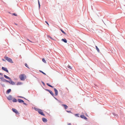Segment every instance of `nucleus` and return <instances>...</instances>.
Masks as SVG:
<instances>
[{
    "label": "nucleus",
    "instance_id": "f257e3e1",
    "mask_svg": "<svg viewBox=\"0 0 125 125\" xmlns=\"http://www.w3.org/2000/svg\"><path fill=\"white\" fill-rule=\"evenodd\" d=\"M19 78L21 80L23 81L26 78V75L24 74H21L19 76Z\"/></svg>",
    "mask_w": 125,
    "mask_h": 125
},
{
    "label": "nucleus",
    "instance_id": "f03ea898",
    "mask_svg": "<svg viewBox=\"0 0 125 125\" xmlns=\"http://www.w3.org/2000/svg\"><path fill=\"white\" fill-rule=\"evenodd\" d=\"M5 59L7 60L8 62L11 63H13V62L12 61V59L10 58H9L7 56H5L4 57Z\"/></svg>",
    "mask_w": 125,
    "mask_h": 125
},
{
    "label": "nucleus",
    "instance_id": "7ed1b4c3",
    "mask_svg": "<svg viewBox=\"0 0 125 125\" xmlns=\"http://www.w3.org/2000/svg\"><path fill=\"white\" fill-rule=\"evenodd\" d=\"M38 113L41 114V115L43 116L44 115L43 114V112H42V110L40 109L38 111Z\"/></svg>",
    "mask_w": 125,
    "mask_h": 125
},
{
    "label": "nucleus",
    "instance_id": "20e7f679",
    "mask_svg": "<svg viewBox=\"0 0 125 125\" xmlns=\"http://www.w3.org/2000/svg\"><path fill=\"white\" fill-rule=\"evenodd\" d=\"M12 110L16 114H19L18 112L16 109L12 108Z\"/></svg>",
    "mask_w": 125,
    "mask_h": 125
},
{
    "label": "nucleus",
    "instance_id": "39448f33",
    "mask_svg": "<svg viewBox=\"0 0 125 125\" xmlns=\"http://www.w3.org/2000/svg\"><path fill=\"white\" fill-rule=\"evenodd\" d=\"M2 69L3 70L9 73V71L6 68L3 67H2Z\"/></svg>",
    "mask_w": 125,
    "mask_h": 125
},
{
    "label": "nucleus",
    "instance_id": "423d86ee",
    "mask_svg": "<svg viewBox=\"0 0 125 125\" xmlns=\"http://www.w3.org/2000/svg\"><path fill=\"white\" fill-rule=\"evenodd\" d=\"M46 90L48 91L53 96H54V94L51 91L48 89H46Z\"/></svg>",
    "mask_w": 125,
    "mask_h": 125
},
{
    "label": "nucleus",
    "instance_id": "0eeeda50",
    "mask_svg": "<svg viewBox=\"0 0 125 125\" xmlns=\"http://www.w3.org/2000/svg\"><path fill=\"white\" fill-rule=\"evenodd\" d=\"M54 90L55 92V95L56 96L58 94V91L56 88H54Z\"/></svg>",
    "mask_w": 125,
    "mask_h": 125
},
{
    "label": "nucleus",
    "instance_id": "6e6552de",
    "mask_svg": "<svg viewBox=\"0 0 125 125\" xmlns=\"http://www.w3.org/2000/svg\"><path fill=\"white\" fill-rule=\"evenodd\" d=\"M80 117L81 118H84V119L86 120L87 119V118L85 117V116L83 115H81Z\"/></svg>",
    "mask_w": 125,
    "mask_h": 125
},
{
    "label": "nucleus",
    "instance_id": "1a4fd4ad",
    "mask_svg": "<svg viewBox=\"0 0 125 125\" xmlns=\"http://www.w3.org/2000/svg\"><path fill=\"white\" fill-rule=\"evenodd\" d=\"M8 99L9 100H11L12 99V96L11 95H9L7 97Z\"/></svg>",
    "mask_w": 125,
    "mask_h": 125
},
{
    "label": "nucleus",
    "instance_id": "9d476101",
    "mask_svg": "<svg viewBox=\"0 0 125 125\" xmlns=\"http://www.w3.org/2000/svg\"><path fill=\"white\" fill-rule=\"evenodd\" d=\"M18 101L20 103H23L24 102V101L20 99H18Z\"/></svg>",
    "mask_w": 125,
    "mask_h": 125
},
{
    "label": "nucleus",
    "instance_id": "9b49d317",
    "mask_svg": "<svg viewBox=\"0 0 125 125\" xmlns=\"http://www.w3.org/2000/svg\"><path fill=\"white\" fill-rule=\"evenodd\" d=\"M62 41H63L65 43H66L67 42V41L65 39H62Z\"/></svg>",
    "mask_w": 125,
    "mask_h": 125
},
{
    "label": "nucleus",
    "instance_id": "f8f14e48",
    "mask_svg": "<svg viewBox=\"0 0 125 125\" xmlns=\"http://www.w3.org/2000/svg\"><path fill=\"white\" fill-rule=\"evenodd\" d=\"M42 120L44 122H46L47 121V119L46 118H42Z\"/></svg>",
    "mask_w": 125,
    "mask_h": 125
},
{
    "label": "nucleus",
    "instance_id": "ddd939ff",
    "mask_svg": "<svg viewBox=\"0 0 125 125\" xmlns=\"http://www.w3.org/2000/svg\"><path fill=\"white\" fill-rule=\"evenodd\" d=\"M4 77L6 78V79H10V80H11V79L9 77H8L7 76H6V75H4Z\"/></svg>",
    "mask_w": 125,
    "mask_h": 125
},
{
    "label": "nucleus",
    "instance_id": "4468645a",
    "mask_svg": "<svg viewBox=\"0 0 125 125\" xmlns=\"http://www.w3.org/2000/svg\"><path fill=\"white\" fill-rule=\"evenodd\" d=\"M62 105L64 107L65 109H67L68 107V106L65 104H62Z\"/></svg>",
    "mask_w": 125,
    "mask_h": 125
},
{
    "label": "nucleus",
    "instance_id": "2eb2a0df",
    "mask_svg": "<svg viewBox=\"0 0 125 125\" xmlns=\"http://www.w3.org/2000/svg\"><path fill=\"white\" fill-rule=\"evenodd\" d=\"M9 83H10L12 84V85H14V84H15V83H14V82L12 81L11 80L10 82H9Z\"/></svg>",
    "mask_w": 125,
    "mask_h": 125
},
{
    "label": "nucleus",
    "instance_id": "dca6fc26",
    "mask_svg": "<svg viewBox=\"0 0 125 125\" xmlns=\"http://www.w3.org/2000/svg\"><path fill=\"white\" fill-rule=\"evenodd\" d=\"M22 83L20 82H18L17 83V85H20L22 84Z\"/></svg>",
    "mask_w": 125,
    "mask_h": 125
},
{
    "label": "nucleus",
    "instance_id": "f3484780",
    "mask_svg": "<svg viewBox=\"0 0 125 125\" xmlns=\"http://www.w3.org/2000/svg\"><path fill=\"white\" fill-rule=\"evenodd\" d=\"M12 101L14 102H17V100L15 98H14L13 100Z\"/></svg>",
    "mask_w": 125,
    "mask_h": 125
},
{
    "label": "nucleus",
    "instance_id": "a211bd4d",
    "mask_svg": "<svg viewBox=\"0 0 125 125\" xmlns=\"http://www.w3.org/2000/svg\"><path fill=\"white\" fill-rule=\"evenodd\" d=\"M11 91V89H8L7 91V93L8 94V93H9Z\"/></svg>",
    "mask_w": 125,
    "mask_h": 125
},
{
    "label": "nucleus",
    "instance_id": "6ab92c4d",
    "mask_svg": "<svg viewBox=\"0 0 125 125\" xmlns=\"http://www.w3.org/2000/svg\"><path fill=\"white\" fill-rule=\"evenodd\" d=\"M47 84L49 86L52 88H53V86H52V85H50V84H49V83H47Z\"/></svg>",
    "mask_w": 125,
    "mask_h": 125
},
{
    "label": "nucleus",
    "instance_id": "aec40b11",
    "mask_svg": "<svg viewBox=\"0 0 125 125\" xmlns=\"http://www.w3.org/2000/svg\"><path fill=\"white\" fill-rule=\"evenodd\" d=\"M96 50H97V51L99 52H100L99 50V48H98L97 47V46H96Z\"/></svg>",
    "mask_w": 125,
    "mask_h": 125
},
{
    "label": "nucleus",
    "instance_id": "412c9836",
    "mask_svg": "<svg viewBox=\"0 0 125 125\" xmlns=\"http://www.w3.org/2000/svg\"><path fill=\"white\" fill-rule=\"evenodd\" d=\"M42 61L43 62H44L45 63H46V60L44 58H43L42 59Z\"/></svg>",
    "mask_w": 125,
    "mask_h": 125
},
{
    "label": "nucleus",
    "instance_id": "4be33fe9",
    "mask_svg": "<svg viewBox=\"0 0 125 125\" xmlns=\"http://www.w3.org/2000/svg\"><path fill=\"white\" fill-rule=\"evenodd\" d=\"M61 31L63 33H64V34L65 35H66V33L63 31L62 30V29H61Z\"/></svg>",
    "mask_w": 125,
    "mask_h": 125
},
{
    "label": "nucleus",
    "instance_id": "5701e85b",
    "mask_svg": "<svg viewBox=\"0 0 125 125\" xmlns=\"http://www.w3.org/2000/svg\"><path fill=\"white\" fill-rule=\"evenodd\" d=\"M39 71L40 72L42 73L43 74H44L45 75H46V74L45 73H44L42 71H41L40 70Z\"/></svg>",
    "mask_w": 125,
    "mask_h": 125
},
{
    "label": "nucleus",
    "instance_id": "b1692460",
    "mask_svg": "<svg viewBox=\"0 0 125 125\" xmlns=\"http://www.w3.org/2000/svg\"><path fill=\"white\" fill-rule=\"evenodd\" d=\"M34 109H35V110L36 111H38L40 109H38L36 108H35V107L34 108Z\"/></svg>",
    "mask_w": 125,
    "mask_h": 125
},
{
    "label": "nucleus",
    "instance_id": "393cba45",
    "mask_svg": "<svg viewBox=\"0 0 125 125\" xmlns=\"http://www.w3.org/2000/svg\"><path fill=\"white\" fill-rule=\"evenodd\" d=\"M25 66L26 67H27L28 68H29V67H28V65L27 64V63H25Z\"/></svg>",
    "mask_w": 125,
    "mask_h": 125
},
{
    "label": "nucleus",
    "instance_id": "a878e982",
    "mask_svg": "<svg viewBox=\"0 0 125 125\" xmlns=\"http://www.w3.org/2000/svg\"><path fill=\"white\" fill-rule=\"evenodd\" d=\"M6 79H4V78H3V79L2 80H1V81H2L3 82H5L6 81Z\"/></svg>",
    "mask_w": 125,
    "mask_h": 125
},
{
    "label": "nucleus",
    "instance_id": "bb28decb",
    "mask_svg": "<svg viewBox=\"0 0 125 125\" xmlns=\"http://www.w3.org/2000/svg\"><path fill=\"white\" fill-rule=\"evenodd\" d=\"M68 68H69V69H72V67L70 66L69 65H68Z\"/></svg>",
    "mask_w": 125,
    "mask_h": 125
},
{
    "label": "nucleus",
    "instance_id": "cd10ccee",
    "mask_svg": "<svg viewBox=\"0 0 125 125\" xmlns=\"http://www.w3.org/2000/svg\"><path fill=\"white\" fill-rule=\"evenodd\" d=\"M12 15H14L16 16H17V14L15 13H13L12 14Z\"/></svg>",
    "mask_w": 125,
    "mask_h": 125
},
{
    "label": "nucleus",
    "instance_id": "c85d7f7f",
    "mask_svg": "<svg viewBox=\"0 0 125 125\" xmlns=\"http://www.w3.org/2000/svg\"><path fill=\"white\" fill-rule=\"evenodd\" d=\"M48 37L49 38H50V39H52L54 40V39L52 37H51V36H49V35L48 36Z\"/></svg>",
    "mask_w": 125,
    "mask_h": 125
},
{
    "label": "nucleus",
    "instance_id": "c756f323",
    "mask_svg": "<svg viewBox=\"0 0 125 125\" xmlns=\"http://www.w3.org/2000/svg\"><path fill=\"white\" fill-rule=\"evenodd\" d=\"M38 4H39V7L40 8V2H39V0H38Z\"/></svg>",
    "mask_w": 125,
    "mask_h": 125
},
{
    "label": "nucleus",
    "instance_id": "7c9ffc66",
    "mask_svg": "<svg viewBox=\"0 0 125 125\" xmlns=\"http://www.w3.org/2000/svg\"><path fill=\"white\" fill-rule=\"evenodd\" d=\"M45 22L47 23V24L48 25V26H49V25L48 23V22L46 21H45Z\"/></svg>",
    "mask_w": 125,
    "mask_h": 125
},
{
    "label": "nucleus",
    "instance_id": "2f4dec72",
    "mask_svg": "<svg viewBox=\"0 0 125 125\" xmlns=\"http://www.w3.org/2000/svg\"><path fill=\"white\" fill-rule=\"evenodd\" d=\"M4 78L3 77H1L0 78V79H1V80H2Z\"/></svg>",
    "mask_w": 125,
    "mask_h": 125
},
{
    "label": "nucleus",
    "instance_id": "473e14b6",
    "mask_svg": "<svg viewBox=\"0 0 125 125\" xmlns=\"http://www.w3.org/2000/svg\"><path fill=\"white\" fill-rule=\"evenodd\" d=\"M78 114H76L75 115L76 116H78Z\"/></svg>",
    "mask_w": 125,
    "mask_h": 125
},
{
    "label": "nucleus",
    "instance_id": "72a5a7b5",
    "mask_svg": "<svg viewBox=\"0 0 125 125\" xmlns=\"http://www.w3.org/2000/svg\"><path fill=\"white\" fill-rule=\"evenodd\" d=\"M67 112H68V113H71V111H67Z\"/></svg>",
    "mask_w": 125,
    "mask_h": 125
},
{
    "label": "nucleus",
    "instance_id": "f704fd0d",
    "mask_svg": "<svg viewBox=\"0 0 125 125\" xmlns=\"http://www.w3.org/2000/svg\"><path fill=\"white\" fill-rule=\"evenodd\" d=\"M23 103V104H24L25 105H26L27 104L26 103H24V102Z\"/></svg>",
    "mask_w": 125,
    "mask_h": 125
},
{
    "label": "nucleus",
    "instance_id": "c9c22d12",
    "mask_svg": "<svg viewBox=\"0 0 125 125\" xmlns=\"http://www.w3.org/2000/svg\"><path fill=\"white\" fill-rule=\"evenodd\" d=\"M27 40L29 41H30V42H32L30 40H29V39H28Z\"/></svg>",
    "mask_w": 125,
    "mask_h": 125
},
{
    "label": "nucleus",
    "instance_id": "e433bc0d",
    "mask_svg": "<svg viewBox=\"0 0 125 125\" xmlns=\"http://www.w3.org/2000/svg\"><path fill=\"white\" fill-rule=\"evenodd\" d=\"M5 82H9V81H7V80H6V81H5Z\"/></svg>",
    "mask_w": 125,
    "mask_h": 125
},
{
    "label": "nucleus",
    "instance_id": "4c0bfd02",
    "mask_svg": "<svg viewBox=\"0 0 125 125\" xmlns=\"http://www.w3.org/2000/svg\"><path fill=\"white\" fill-rule=\"evenodd\" d=\"M68 125H71V123H69L68 124Z\"/></svg>",
    "mask_w": 125,
    "mask_h": 125
},
{
    "label": "nucleus",
    "instance_id": "58836bf2",
    "mask_svg": "<svg viewBox=\"0 0 125 125\" xmlns=\"http://www.w3.org/2000/svg\"><path fill=\"white\" fill-rule=\"evenodd\" d=\"M19 97L20 98H23V97H22V96H19Z\"/></svg>",
    "mask_w": 125,
    "mask_h": 125
},
{
    "label": "nucleus",
    "instance_id": "ea45409f",
    "mask_svg": "<svg viewBox=\"0 0 125 125\" xmlns=\"http://www.w3.org/2000/svg\"><path fill=\"white\" fill-rule=\"evenodd\" d=\"M2 60H3V61H5V60L4 59H2Z\"/></svg>",
    "mask_w": 125,
    "mask_h": 125
},
{
    "label": "nucleus",
    "instance_id": "a19ab883",
    "mask_svg": "<svg viewBox=\"0 0 125 125\" xmlns=\"http://www.w3.org/2000/svg\"><path fill=\"white\" fill-rule=\"evenodd\" d=\"M0 75H2V73H0Z\"/></svg>",
    "mask_w": 125,
    "mask_h": 125
},
{
    "label": "nucleus",
    "instance_id": "79ce46f5",
    "mask_svg": "<svg viewBox=\"0 0 125 125\" xmlns=\"http://www.w3.org/2000/svg\"><path fill=\"white\" fill-rule=\"evenodd\" d=\"M42 83L43 84H44V83L43 82H42Z\"/></svg>",
    "mask_w": 125,
    "mask_h": 125
}]
</instances>
